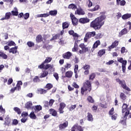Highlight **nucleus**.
<instances>
[{
	"label": "nucleus",
	"instance_id": "obj_48",
	"mask_svg": "<svg viewBox=\"0 0 131 131\" xmlns=\"http://www.w3.org/2000/svg\"><path fill=\"white\" fill-rule=\"evenodd\" d=\"M1 57H2L3 59L5 60H7V59H8V55H7L3 52H1Z\"/></svg>",
	"mask_w": 131,
	"mask_h": 131
},
{
	"label": "nucleus",
	"instance_id": "obj_64",
	"mask_svg": "<svg viewBox=\"0 0 131 131\" xmlns=\"http://www.w3.org/2000/svg\"><path fill=\"white\" fill-rule=\"evenodd\" d=\"M12 82H13V79L12 78H9L8 81V85H10V84H12Z\"/></svg>",
	"mask_w": 131,
	"mask_h": 131
},
{
	"label": "nucleus",
	"instance_id": "obj_46",
	"mask_svg": "<svg viewBox=\"0 0 131 131\" xmlns=\"http://www.w3.org/2000/svg\"><path fill=\"white\" fill-rule=\"evenodd\" d=\"M11 15H12L11 12H7L5 14V19H6V20H8V19H10Z\"/></svg>",
	"mask_w": 131,
	"mask_h": 131
},
{
	"label": "nucleus",
	"instance_id": "obj_2",
	"mask_svg": "<svg viewBox=\"0 0 131 131\" xmlns=\"http://www.w3.org/2000/svg\"><path fill=\"white\" fill-rule=\"evenodd\" d=\"M52 60H53L52 57H47L45 60L43 61L41 64L38 66V69H44V70H48V69H49L50 71H52V70H55V69L54 68V64H49Z\"/></svg>",
	"mask_w": 131,
	"mask_h": 131
},
{
	"label": "nucleus",
	"instance_id": "obj_51",
	"mask_svg": "<svg viewBox=\"0 0 131 131\" xmlns=\"http://www.w3.org/2000/svg\"><path fill=\"white\" fill-rule=\"evenodd\" d=\"M75 108H76V104L72 105L71 106V107H70L69 108V111H72L74 110V109H75Z\"/></svg>",
	"mask_w": 131,
	"mask_h": 131
},
{
	"label": "nucleus",
	"instance_id": "obj_35",
	"mask_svg": "<svg viewBox=\"0 0 131 131\" xmlns=\"http://www.w3.org/2000/svg\"><path fill=\"white\" fill-rule=\"evenodd\" d=\"M31 106H32V102L29 101L26 103L25 108L27 109H31Z\"/></svg>",
	"mask_w": 131,
	"mask_h": 131
},
{
	"label": "nucleus",
	"instance_id": "obj_24",
	"mask_svg": "<svg viewBox=\"0 0 131 131\" xmlns=\"http://www.w3.org/2000/svg\"><path fill=\"white\" fill-rule=\"evenodd\" d=\"M73 75V72L72 71H69L66 72V77L71 78Z\"/></svg>",
	"mask_w": 131,
	"mask_h": 131
},
{
	"label": "nucleus",
	"instance_id": "obj_27",
	"mask_svg": "<svg viewBox=\"0 0 131 131\" xmlns=\"http://www.w3.org/2000/svg\"><path fill=\"white\" fill-rule=\"evenodd\" d=\"M17 49H18V47L17 46H15V47H13L9 49V53H12V54H16Z\"/></svg>",
	"mask_w": 131,
	"mask_h": 131
},
{
	"label": "nucleus",
	"instance_id": "obj_25",
	"mask_svg": "<svg viewBox=\"0 0 131 131\" xmlns=\"http://www.w3.org/2000/svg\"><path fill=\"white\" fill-rule=\"evenodd\" d=\"M34 111L35 113H37V112H39V111H40V110H42V107H41V105H35L34 106Z\"/></svg>",
	"mask_w": 131,
	"mask_h": 131
},
{
	"label": "nucleus",
	"instance_id": "obj_63",
	"mask_svg": "<svg viewBox=\"0 0 131 131\" xmlns=\"http://www.w3.org/2000/svg\"><path fill=\"white\" fill-rule=\"evenodd\" d=\"M125 4H126V2L124 0H122L120 2V5L121 6H125Z\"/></svg>",
	"mask_w": 131,
	"mask_h": 131
},
{
	"label": "nucleus",
	"instance_id": "obj_43",
	"mask_svg": "<svg viewBox=\"0 0 131 131\" xmlns=\"http://www.w3.org/2000/svg\"><path fill=\"white\" fill-rule=\"evenodd\" d=\"M29 116H30V118H31V119H36V116L35 115V114H34V112H31Z\"/></svg>",
	"mask_w": 131,
	"mask_h": 131
},
{
	"label": "nucleus",
	"instance_id": "obj_52",
	"mask_svg": "<svg viewBox=\"0 0 131 131\" xmlns=\"http://www.w3.org/2000/svg\"><path fill=\"white\" fill-rule=\"evenodd\" d=\"M29 13H26L25 14H24V18L25 20H27V19H28V18H29Z\"/></svg>",
	"mask_w": 131,
	"mask_h": 131
},
{
	"label": "nucleus",
	"instance_id": "obj_56",
	"mask_svg": "<svg viewBox=\"0 0 131 131\" xmlns=\"http://www.w3.org/2000/svg\"><path fill=\"white\" fill-rule=\"evenodd\" d=\"M109 115H113L114 114V107H112L108 112Z\"/></svg>",
	"mask_w": 131,
	"mask_h": 131
},
{
	"label": "nucleus",
	"instance_id": "obj_6",
	"mask_svg": "<svg viewBox=\"0 0 131 131\" xmlns=\"http://www.w3.org/2000/svg\"><path fill=\"white\" fill-rule=\"evenodd\" d=\"M118 62L122 63V69L123 73H125V70L126 69V64H127V61L126 60H123V58L122 57L119 58L118 60Z\"/></svg>",
	"mask_w": 131,
	"mask_h": 131
},
{
	"label": "nucleus",
	"instance_id": "obj_28",
	"mask_svg": "<svg viewBox=\"0 0 131 131\" xmlns=\"http://www.w3.org/2000/svg\"><path fill=\"white\" fill-rule=\"evenodd\" d=\"M130 17H131V14L127 13L122 16V19H123V20H127V19H129V18H130Z\"/></svg>",
	"mask_w": 131,
	"mask_h": 131
},
{
	"label": "nucleus",
	"instance_id": "obj_39",
	"mask_svg": "<svg viewBox=\"0 0 131 131\" xmlns=\"http://www.w3.org/2000/svg\"><path fill=\"white\" fill-rule=\"evenodd\" d=\"M13 110L14 111H15V112L17 113L18 115H20V114H21V110H20L19 107H15L13 108Z\"/></svg>",
	"mask_w": 131,
	"mask_h": 131
},
{
	"label": "nucleus",
	"instance_id": "obj_34",
	"mask_svg": "<svg viewBox=\"0 0 131 131\" xmlns=\"http://www.w3.org/2000/svg\"><path fill=\"white\" fill-rule=\"evenodd\" d=\"M57 14H58V11H57L56 10H51L49 13V16L50 15H51V16H56Z\"/></svg>",
	"mask_w": 131,
	"mask_h": 131
},
{
	"label": "nucleus",
	"instance_id": "obj_14",
	"mask_svg": "<svg viewBox=\"0 0 131 131\" xmlns=\"http://www.w3.org/2000/svg\"><path fill=\"white\" fill-rule=\"evenodd\" d=\"M90 21V19L88 17H82L80 18L79 20V22L81 24H86V23H89Z\"/></svg>",
	"mask_w": 131,
	"mask_h": 131
},
{
	"label": "nucleus",
	"instance_id": "obj_40",
	"mask_svg": "<svg viewBox=\"0 0 131 131\" xmlns=\"http://www.w3.org/2000/svg\"><path fill=\"white\" fill-rule=\"evenodd\" d=\"M96 78V74L95 73H92L89 76V79L90 80H94Z\"/></svg>",
	"mask_w": 131,
	"mask_h": 131
},
{
	"label": "nucleus",
	"instance_id": "obj_1",
	"mask_svg": "<svg viewBox=\"0 0 131 131\" xmlns=\"http://www.w3.org/2000/svg\"><path fill=\"white\" fill-rule=\"evenodd\" d=\"M106 11L100 12V16L97 17L90 23V27L93 28L95 30H100L102 28V26L105 24V19L107 18L106 16Z\"/></svg>",
	"mask_w": 131,
	"mask_h": 131
},
{
	"label": "nucleus",
	"instance_id": "obj_11",
	"mask_svg": "<svg viewBox=\"0 0 131 131\" xmlns=\"http://www.w3.org/2000/svg\"><path fill=\"white\" fill-rule=\"evenodd\" d=\"M82 68L83 70H85L84 72V75H89L90 74V69H91L90 64H85Z\"/></svg>",
	"mask_w": 131,
	"mask_h": 131
},
{
	"label": "nucleus",
	"instance_id": "obj_58",
	"mask_svg": "<svg viewBox=\"0 0 131 131\" xmlns=\"http://www.w3.org/2000/svg\"><path fill=\"white\" fill-rule=\"evenodd\" d=\"M87 4L88 5L89 8H91V7H93V3L91 0H88L87 2Z\"/></svg>",
	"mask_w": 131,
	"mask_h": 131
},
{
	"label": "nucleus",
	"instance_id": "obj_33",
	"mask_svg": "<svg viewBox=\"0 0 131 131\" xmlns=\"http://www.w3.org/2000/svg\"><path fill=\"white\" fill-rule=\"evenodd\" d=\"M70 24L68 21H65L62 23V29H66L69 27Z\"/></svg>",
	"mask_w": 131,
	"mask_h": 131
},
{
	"label": "nucleus",
	"instance_id": "obj_19",
	"mask_svg": "<svg viewBox=\"0 0 131 131\" xmlns=\"http://www.w3.org/2000/svg\"><path fill=\"white\" fill-rule=\"evenodd\" d=\"M128 105L126 103H123L122 107V113H126L127 111H129V110L127 108Z\"/></svg>",
	"mask_w": 131,
	"mask_h": 131
},
{
	"label": "nucleus",
	"instance_id": "obj_7",
	"mask_svg": "<svg viewBox=\"0 0 131 131\" xmlns=\"http://www.w3.org/2000/svg\"><path fill=\"white\" fill-rule=\"evenodd\" d=\"M79 47L81 49V50H80L79 51V54H84V53L89 52V48L85 47L84 43H82L80 44Z\"/></svg>",
	"mask_w": 131,
	"mask_h": 131
},
{
	"label": "nucleus",
	"instance_id": "obj_49",
	"mask_svg": "<svg viewBox=\"0 0 131 131\" xmlns=\"http://www.w3.org/2000/svg\"><path fill=\"white\" fill-rule=\"evenodd\" d=\"M1 113L3 114V116H5L6 110H5V108H4L2 105H1Z\"/></svg>",
	"mask_w": 131,
	"mask_h": 131
},
{
	"label": "nucleus",
	"instance_id": "obj_57",
	"mask_svg": "<svg viewBox=\"0 0 131 131\" xmlns=\"http://www.w3.org/2000/svg\"><path fill=\"white\" fill-rule=\"evenodd\" d=\"M72 86L75 88V89H79V85H78L75 82L73 83Z\"/></svg>",
	"mask_w": 131,
	"mask_h": 131
},
{
	"label": "nucleus",
	"instance_id": "obj_16",
	"mask_svg": "<svg viewBox=\"0 0 131 131\" xmlns=\"http://www.w3.org/2000/svg\"><path fill=\"white\" fill-rule=\"evenodd\" d=\"M72 56V53L71 52L68 51L62 54V57L63 59H67V60H69L70 58H71Z\"/></svg>",
	"mask_w": 131,
	"mask_h": 131
},
{
	"label": "nucleus",
	"instance_id": "obj_36",
	"mask_svg": "<svg viewBox=\"0 0 131 131\" xmlns=\"http://www.w3.org/2000/svg\"><path fill=\"white\" fill-rule=\"evenodd\" d=\"M99 9H100V6L97 5L93 9H89V11H90V12H95L96 11H98Z\"/></svg>",
	"mask_w": 131,
	"mask_h": 131
},
{
	"label": "nucleus",
	"instance_id": "obj_32",
	"mask_svg": "<svg viewBox=\"0 0 131 131\" xmlns=\"http://www.w3.org/2000/svg\"><path fill=\"white\" fill-rule=\"evenodd\" d=\"M14 9L15 11L13 10L11 11V14L12 16H18V15H19L18 9L16 7H15Z\"/></svg>",
	"mask_w": 131,
	"mask_h": 131
},
{
	"label": "nucleus",
	"instance_id": "obj_42",
	"mask_svg": "<svg viewBox=\"0 0 131 131\" xmlns=\"http://www.w3.org/2000/svg\"><path fill=\"white\" fill-rule=\"evenodd\" d=\"M11 124V119L10 118L6 117L5 118V124L6 125H9V124Z\"/></svg>",
	"mask_w": 131,
	"mask_h": 131
},
{
	"label": "nucleus",
	"instance_id": "obj_59",
	"mask_svg": "<svg viewBox=\"0 0 131 131\" xmlns=\"http://www.w3.org/2000/svg\"><path fill=\"white\" fill-rule=\"evenodd\" d=\"M38 80H39V78L38 77V76H36L34 79H33V81L34 82H37V81H38Z\"/></svg>",
	"mask_w": 131,
	"mask_h": 131
},
{
	"label": "nucleus",
	"instance_id": "obj_30",
	"mask_svg": "<svg viewBox=\"0 0 131 131\" xmlns=\"http://www.w3.org/2000/svg\"><path fill=\"white\" fill-rule=\"evenodd\" d=\"M68 9H71L72 10L75 11V10L77 9V6L74 4H71L69 5Z\"/></svg>",
	"mask_w": 131,
	"mask_h": 131
},
{
	"label": "nucleus",
	"instance_id": "obj_37",
	"mask_svg": "<svg viewBox=\"0 0 131 131\" xmlns=\"http://www.w3.org/2000/svg\"><path fill=\"white\" fill-rule=\"evenodd\" d=\"M38 94L42 95L43 94H47V90L43 89H40L38 90Z\"/></svg>",
	"mask_w": 131,
	"mask_h": 131
},
{
	"label": "nucleus",
	"instance_id": "obj_12",
	"mask_svg": "<svg viewBox=\"0 0 131 131\" xmlns=\"http://www.w3.org/2000/svg\"><path fill=\"white\" fill-rule=\"evenodd\" d=\"M69 34H70V35H72L74 39H78V37H79V35L75 33L74 31L72 30L69 31Z\"/></svg>",
	"mask_w": 131,
	"mask_h": 131
},
{
	"label": "nucleus",
	"instance_id": "obj_54",
	"mask_svg": "<svg viewBox=\"0 0 131 131\" xmlns=\"http://www.w3.org/2000/svg\"><path fill=\"white\" fill-rule=\"evenodd\" d=\"M53 76L55 77L56 80H59V74L57 73H54L53 74Z\"/></svg>",
	"mask_w": 131,
	"mask_h": 131
},
{
	"label": "nucleus",
	"instance_id": "obj_26",
	"mask_svg": "<svg viewBox=\"0 0 131 131\" xmlns=\"http://www.w3.org/2000/svg\"><path fill=\"white\" fill-rule=\"evenodd\" d=\"M105 54H106V50L105 49H101L98 51V56L99 57H102V56L105 55Z\"/></svg>",
	"mask_w": 131,
	"mask_h": 131
},
{
	"label": "nucleus",
	"instance_id": "obj_8",
	"mask_svg": "<svg viewBox=\"0 0 131 131\" xmlns=\"http://www.w3.org/2000/svg\"><path fill=\"white\" fill-rule=\"evenodd\" d=\"M70 18L72 20V23L74 26H77V25H78V19L73 13L70 14Z\"/></svg>",
	"mask_w": 131,
	"mask_h": 131
},
{
	"label": "nucleus",
	"instance_id": "obj_4",
	"mask_svg": "<svg viewBox=\"0 0 131 131\" xmlns=\"http://www.w3.org/2000/svg\"><path fill=\"white\" fill-rule=\"evenodd\" d=\"M116 81L120 85H121V88L123 89V90H125L126 91H127L128 92H130V89L126 85V83L125 82V80H120L119 78L116 79Z\"/></svg>",
	"mask_w": 131,
	"mask_h": 131
},
{
	"label": "nucleus",
	"instance_id": "obj_53",
	"mask_svg": "<svg viewBox=\"0 0 131 131\" xmlns=\"http://www.w3.org/2000/svg\"><path fill=\"white\" fill-rule=\"evenodd\" d=\"M8 46L9 47H12V46H16V43L13 41H10L8 42Z\"/></svg>",
	"mask_w": 131,
	"mask_h": 131
},
{
	"label": "nucleus",
	"instance_id": "obj_23",
	"mask_svg": "<svg viewBox=\"0 0 131 131\" xmlns=\"http://www.w3.org/2000/svg\"><path fill=\"white\" fill-rule=\"evenodd\" d=\"M50 111V114H51L52 116H54L56 117V116H57L58 113H57V111L55 110L53 108H51L49 110Z\"/></svg>",
	"mask_w": 131,
	"mask_h": 131
},
{
	"label": "nucleus",
	"instance_id": "obj_62",
	"mask_svg": "<svg viewBox=\"0 0 131 131\" xmlns=\"http://www.w3.org/2000/svg\"><path fill=\"white\" fill-rule=\"evenodd\" d=\"M18 120L14 119L13 120L12 124H13L14 125H17V124H18Z\"/></svg>",
	"mask_w": 131,
	"mask_h": 131
},
{
	"label": "nucleus",
	"instance_id": "obj_61",
	"mask_svg": "<svg viewBox=\"0 0 131 131\" xmlns=\"http://www.w3.org/2000/svg\"><path fill=\"white\" fill-rule=\"evenodd\" d=\"M100 107H102V108H104V109H106L107 107H108V105L107 104H103V103H100Z\"/></svg>",
	"mask_w": 131,
	"mask_h": 131
},
{
	"label": "nucleus",
	"instance_id": "obj_22",
	"mask_svg": "<svg viewBox=\"0 0 131 131\" xmlns=\"http://www.w3.org/2000/svg\"><path fill=\"white\" fill-rule=\"evenodd\" d=\"M87 120L88 121H91V122H93L94 121V118L93 117V115L91 113H87Z\"/></svg>",
	"mask_w": 131,
	"mask_h": 131
},
{
	"label": "nucleus",
	"instance_id": "obj_50",
	"mask_svg": "<svg viewBox=\"0 0 131 131\" xmlns=\"http://www.w3.org/2000/svg\"><path fill=\"white\" fill-rule=\"evenodd\" d=\"M88 101L90 102V103H94L95 100H94V99H93V97L92 96H89L88 97Z\"/></svg>",
	"mask_w": 131,
	"mask_h": 131
},
{
	"label": "nucleus",
	"instance_id": "obj_5",
	"mask_svg": "<svg viewBox=\"0 0 131 131\" xmlns=\"http://www.w3.org/2000/svg\"><path fill=\"white\" fill-rule=\"evenodd\" d=\"M95 31L87 32L85 35V37L84 38V41H85V42H88V40H89V39H90L91 37H94V36H95Z\"/></svg>",
	"mask_w": 131,
	"mask_h": 131
},
{
	"label": "nucleus",
	"instance_id": "obj_17",
	"mask_svg": "<svg viewBox=\"0 0 131 131\" xmlns=\"http://www.w3.org/2000/svg\"><path fill=\"white\" fill-rule=\"evenodd\" d=\"M75 15H79V16H81L85 14V12L81 8L77 9L75 12Z\"/></svg>",
	"mask_w": 131,
	"mask_h": 131
},
{
	"label": "nucleus",
	"instance_id": "obj_3",
	"mask_svg": "<svg viewBox=\"0 0 131 131\" xmlns=\"http://www.w3.org/2000/svg\"><path fill=\"white\" fill-rule=\"evenodd\" d=\"M88 91L89 93L92 91V83L91 81L86 80L84 83L83 86L81 88V94L83 96L84 95V92Z\"/></svg>",
	"mask_w": 131,
	"mask_h": 131
},
{
	"label": "nucleus",
	"instance_id": "obj_45",
	"mask_svg": "<svg viewBox=\"0 0 131 131\" xmlns=\"http://www.w3.org/2000/svg\"><path fill=\"white\" fill-rule=\"evenodd\" d=\"M27 45L29 48H32V47H34V43L31 41H28Z\"/></svg>",
	"mask_w": 131,
	"mask_h": 131
},
{
	"label": "nucleus",
	"instance_id": "obj_9",
	"mask_svg": "<svg viewBox=\"0 0 131 131\" xmlns=\"http://www.w3.org/2000/svg\"><path fill=\"white\" fill-rule=\"evenodd\" d=\"M84 127H82L81 125H79L78 124H76L72 127V130L75 131V129H77L78 131H83Z\"/></svg>",
	"mask_w": 131,
	"mask_h": 131
},
{
	"label": "nucleus",
	"instance_id": "obj_31",
	"mask_svg": "<svg viewBox=\"0 0 131 131\" xmlns=\"http://www.w3.org/2000/svg\"><path fill=\"white\" fill-rule=\"evenodd\" d=\"M36 42H41L42 41V36L41 35L39 34L36 37Z\"/></svg>",
	"mask_w": 131,
	"mask_h": 131
},
{
	"label": "nucleus",
	"instance_id": "obj_47",
	"mask_svg": "<svg viewBox=\"0 0 131 131\" xmlns=\"http://www.w3.org/2000/svg\"><path fill=\"white\" fill-rule=\"evenodd\" d=\"M120 98L122 100H123V101H124L126 98V96L123 93H121V94L120 95Z\"/></svg>",
	"mask_w": 131,
	"mask_h": 131
},
{
	"label": "nucleus",
	"instance_id": "obj_29",
	"mask_svg": "<svg viewBox=\"0 0 131 131\" xmlns=\"http://www.w3.org/2000/svg\"><path fill=\"white\" fill-rule=\"evenodd\" d=\"M48 74H49V72L47 71V70H45V71H43V73L41 74L40 76V78H43V77H46V76H48Z\"/></svg>",
	"mask_w": 131,
	"mask_h": 131
},
{
	"label": "nucleus",
	"instance_id": "obj_13",
	"mask_svg": "<svg viewBox=\"0 0 131 131\" xmlns=\"http://www.w3.org/2000/svg\"><path fill=\"white\" fill-rule=\"evenodd\" d=\"M66 107V104L64 102H61L59 104V108L58 109L60 114H63L64 113V108Z\"/></svg>",
	"mask_w": 131,
	"mask_h": 131
},
{
	"label": "nucleus",
	"instance_id": "obj_10",
	"mask_svg": "<svg viewBox=\"0 0 131 131\" xmlns=\"http://www.w3.org/2000/svg\"><path fill=\"white\" fill-rule=\"evenodd\" d=\"M128 114L127 113L125 115H124L123 117L119 121V123H121L124 126H126V120L127 119V115Z\"/></svg>",
	"mask_w": 131,
	"mask_h": 131
},
{
	"label": "nucleus",
	"instance_id": "obj_20",
	"mask_svg": "<svg viewBox=\"0 0 131 131\" xmlns=\"http://www.w3.org/2000/svg\"><path fill=\"white\" fill-rule=\"evenodd\" d=\"M128 31H127L126 28H124L119 33V37H121L122 35H125V34H127Z\"/></svg>",
	"mask_w": 131,
	"mask_h": 131
},
{
	"label": "nucleus",
	"instance_id": "obj_44",
	"mask_svg": "<svg viewBox=\"0 0 131 131\" xmlns=\"http://www.w3.org/2000/svg\"><path fill=\"white\" fill-rule=\"evenodd\" d=\"M78 45H77V43L75 42L74 48H72V52H77L78 50Z\"/></svg>",
	"mask_w": 131,
	"mask_h": 131
},
{
	"label": "nucleus",
	"instance_id": "obj_18",
	"mask_svg": "<svg viewBox=\"0 0 131 131\" xmlns=\"http://www.w3.org/2000/svg\"><path fill=\"white\" fill-rule=\"evenodd\" d=\"M101 45V42L99 40H98L95 41L94 44L93 46V48L91 49V51L94 52L95 51V49H97L99 46Z\"/></svg>",
	"mask_w": 131,
	"mask_h": 131
},
{
	"label": "nucleus",
	"instance_id": "obj_55",
	"mask_svg": "<svg viewBox=\"0 0 131 131\" xmlns=\"http://www.w3.org/2000/svg\"><path fill=\"white\" fill-rule=\"evenodd\" d=\"M111 118L113 120H116L117 118V114H115L114 115H112Z\"/></svg>",
	"mask_w": 131,
	"mask_h": 131
},
{
	"label": "nucleus",
	"instance_id": "obj_15",
	"mask_svg": "<svg viewBox=\"0 0 131 131\" xmlns=\"http://www.w3.org/2000/svg\"><path fill=\"white\" fill-rule=\"evenodd\" d=\"M119 43V41L117 40H115L114 42L112 43V45L108 47V51H111L112 49H114V48H116L117 46H118Z\"/></svg>",
	"mask_w": 131,
	"mask_h": 131
},
{
	"label": "nucleus",
	"instance_id": "obj_38",
	"mask_svg": "<svg viewBox=\"0 0 131 131\" xmlns=\"http://www.w3.org/2000/svg\"><path fill=\"white\" fill-rule=\"evenodd\" d=\"M44 89H47L48 91L51 90V89H53V84L51 83H47L46 86L44 87Z\"/></svg>",
	"mask_w": 131,
	"mask_h": 131
},
{
	"label": "nucleus",
	"instance_id": "obj_41",
	"mask_svg": "<svg viewBox=\"0 0 131 131\" xmlns=\"http://www.w3.org/2000/svg\"><path fill=\"white\" fill-rule=\"evenodd\" d=\"M59 37H60V34H56L55 35L53 36V37L50 39V41H53V40L58 39Z\"/></svg>",
	"mask_w": 131,
	"mask_h": 131
},
{
	"label": "nucleus",
	"instance_id": "obj_60",
	"mask_svg": "<svg viewBox=\"0 0 131 131\" xmlns=\"http://www.w3.org/2000/svg\"><path fill=\"white\" fill-rule=\"evenodd\" d=\"M49 102V106L50 107H52V106H53V104L55 103V100L54 99H51Z\"/></svg>",
	"mask_w": 131,
	"mask_h": 131
},
{
	"label": "nucleus",
	"instance_id": "obj_21",
	"mask_svg": "<svg viewBox=\"0 0 131 131\" xmlns=\"http://www.w3.org/2000/svg\"><path fill=\"white\" fill-rule=\"evenodd\" d=\"M68 126V121H66V122L60 124L59 125V129L62 130V129H64V128H66Z\"/></svg>",
	"mask_w": 131,
	"mask_h": 131
}]
</instances>
